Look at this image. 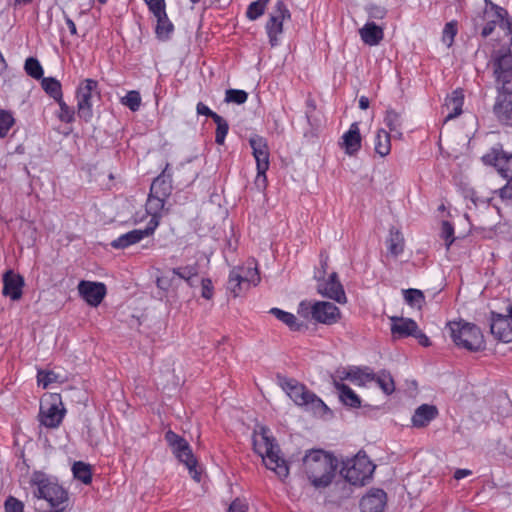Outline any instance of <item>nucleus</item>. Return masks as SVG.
Masks as SVG:
<instances>
[{
  "label": "nucleus",
  "instance_id": "obj_54",
  "mask_svg": "<svg viewBox=\"0 0 512 512\" xmlns=\"http://www.w3.org/2000/svg\"><path fill=\"white\" fill-rule=\"evenodd\" d=\"M23 503L14 497H9L5 502V512H23Z\"/></svg>",
  "mask_w": 512,
  "mask_h": 512
},
{
  "label": "nucleus",
  "instance_id": "obj_50",
  "mask_svg": "<svg viewBox=\"0 0 512 512\" xmlns=\"http://www.w3.org/2000/svg\"><path fill=\"white\" fill-rule=\"evenodd\" d=\"M265 8L266 5L256 0L248 6L246 16L248 19L254 21L264 14Z\"/></svg>",
  "mask_w": 512,
  "mask_h": 512
},
{
  "label": "nucleus",
  "instance_id": "obj_45",
  "mask_svg": "<svg viewBox=\"0 0 512 512\" xmlns=\"http://www.w3.org/2000/svg\"><path fill=\"white\" fill-rule=\"evenodd\" d=\"M24 68L26 73L34 79H41L43 77V68L36 58H27Z\"/></svg>",
  "mask_w": 512,
  "mask_h": 512
},
{
  "label": "nucleus",
  "instance_id": "obj_40",
  "mask_svg": "<svg viewBox=\"0 0 512 512\" xmlns=\"http://www.w3.org/2000/svg\"><path fill=\"white\" fill-rule=\"evenodd\" d=\"M173 29L174 26L168 19L167 14H165V16L157 18V25L155 31L159 39L167 40L170 37V34L172 33Z\"/></svg>",
  "mask_w": 512,
  "mask_h": 512
},
{
  "label": "nucleus",
  "instance_id": "obj_35",
  "mask_svg": "<svg viewBox=\"0 0 512 512\" xmlns=\"http://www.w3.org/2000/svg\"><path fill=\"white\" fill-rule=\"evenodd\" d=\"M173 273L179 277V283L182 284L184 280L190 287L194 286V277L198 275V268L196 265H187L172 269Z\"/></svg>",
  "mask_w": 512,
  "mask_h": 512
},
{
  "label": "nucleus",
  "instance_id": "obj_31",
  "mask_svg": "<svg viewBox=\"0 0 512 512\" xmlns=\"http://www.w3.org/2000/svg\"><path fill=\"white\" fill-rule=\"evenodd\" d=\"M165 202L166 198L158 197L152 193L149 194L146 202V211L151 216V219L148 224H152L153 221L159 224V218L164 211Z\"/></svg>",
  "mask_w": 512,
  "mask_h": 512
},
{
  "label": "nucleus",
  "instance_id": "obj_18",
  "mask_svg": "<svg viewBox=\"0 0 512 512\" xmlns=\"http://www.w3.org/2000/svg\"><path fill=\"white\" fill-rule=\"evenodd\" d=\"M78 291L83 299L91 306H98L106 295V287L100 282L81 281Z\"/></svg>",
  "mask_w": 512,
  "mask_h": 512
},
{
  "label": "nucleus",
  "instance_id": "obj_51",
  "mask_svg": "<svg viewBox=\"0 0 512 512\" xmlns=\"http://www.w3.org/2000/svg\"><path fill=\"white\" fill-rule=\"evenodd\" d=\"M147 3L149 10L154 14L156 18H160L161 16H165V1L164 0H145Z\"/></svg>",
  "mask_w": 512,
  "mask_h": 512
},
{
  "label": "nucleus",
  "instance_id": "obj_11",
  "mask_svg": "<svg viewBox=\"0 0 512 512\" xmlns=\"http://www.w3.org/2000/svg\"><path fill=\"white\" fill-rule=\"evenodd\" d=\"M322 271L315 274V278L319 281L318 291L321 295L335 300L338 303L346 302V295L343 286L338 280L337 273L333 272L329 275L328 279H322L326 273L327 260H321Z\"/></svg>",
  "mask_w": 512,
  "mask_h": 512
},
{
  "label": "nucleus",
  "instance_id": "obj_47",
  "mask_svg": "<svg viewBox=\"0 0 512 512\" xmlns=\"http://www.w3.org/2000/svg\"><path fill=\"white\" fill-rule=\"evenodd\" d=\"M248 94L244 90L228 89L225 93L227 103L243 104L247 101Z\"/></svg>",
  "mask_w": 512,
  "mask_h": 512
},
{
  "label": "nucleus",
  "instance_id": "obj_44",
  "mask_svg": "<svg viewBox=\"0 0 512 512\" xmlns=\"http://www.w3.org/2000/svg\"><path fill=\"white\" fill-rule=\"evenodd\" d=\"M213 121L217 125L215 133V142L219 145H222L228 133L229 125L227 121L220 115H215V119Z\"/></svg>",
  "mask_w": 512,
  "mask_h": 512
},
{
  "label": "nucleus",
  "instance_id": "obj_5",
  "mask_svg": "<svg viewBox=\"0 0 512 512\" xmlns=\"http://www.w3.org/2000/svg\"><path fill=\"white\" fill-rule=\"evenodd\" d=\"M482 160L485 164L494 166L507 179L506 185L498 190V195L503 202L512 203V154L507 155L502 150L492 149Z\"/></svg>",
  "mask_w": 512,
  "mask_h": 512
},
{
  "label": "nucleus",
  "instance_id": "obj_36",
  "mask_svg": "<svg viewBox=\"0 0 512 512\" xmlns=\"http://www.w3.org/2000/svg\"><path fill=\"white\" fill-rule=\"evenodd\" d=\"M41 85L44 91L54 100L58 101L62 98L61 83L55 78H42Z\"/></svg>",
  "mask_w": 512,
  "mask_h": 512
},
{
  "label": "nucleus",
  "instance_id": "obj_10",
  "mask_svg": "<svg viewBox=\"0 0 512 512\" xmlns=\"http://www.w3.org/2000/svg\"><path fill=\"white\" fill-rule=\"evenodd\" d=\"M98 82L93 79L83 80L77 88V115L85 122L93 117V99L99 96Z\"/></svg>",
  "mask_w": 512,
  "mask_h": 512
},
{
  "label": "nucleus",
  "instance_id": "obj_24",
  "mask_svg": "<svg viewBox=\"0 0 512 512\" xmlns=\"http://www.w3.org/2000/svg\"><path fill=\"white\" fill-rule=\"evenodd\" d=\"M463 102L464 95L461 90H455L447 96L443 106V113L446 112L445 122L456 118L462 113Z\"/></svg>",
  "mask_w": 512,
  "mask_h": 512
},
{
  "label": "nucleus",
  "instance_id": "obj_41",
  "mask_svg": "<svg viewBox=\"0 0 512 512\" xmlns=\"http://www.w3.org/2000/svg\"><path fill=\"white\" fill-rule=\"evenodd\" d=\"M374 380L377 382L382 391L389 395L392 394L395 390V385L392 376L386 372L382 371L378 375H375Z\"/></svg>",
  "mask_w": 512,
  "mask_h": 512
},
{
  "label": "nucleus",
  "instance_id": "obj_39",
  "mask_svg": "<svg viewBox=\"0 0 512 512\" xmlns=\"http://www.w3.org/2000/svg\"><path fill=\"white\" fill-rule=\"evenodd\" d=\"M72 472L74 477L81 480L84 484H89L92 480L90 465L84 462H75L72 467Z\"/></svg>",
  "mask_w": 512,
  "mask_h": 512
},
{
  "label": "nucleus",
  "instance_id": "obj_64",
  "mask_svg": "<svg viewBox=\"0 0 512 512\" xmlns=\"http://www.w3.org/2000/svg\"><path fill=\"white\" fill-rule=\"evenodd\" d=\"M337 373H338L339 382L343 381V380H350V368L338 370Z\"/></svg>",
  "mask_w": 512,
  "mask_h": 512
},
{
  "label": "nucleus",
  "instance_id": "obj_55",
  "mask_svg": "<svg viewBox=\"0 0 512 512\" xmlns=\"http://www.w3.org/2000/svg\"><path fill=\"white\" fill-rule=\"evenodd\" d=\"M248 504L245 500L236 498L229 506L228 512H247Z\"/></svg>",
  "mask_w": 512,
  "mask_h": 512
},
{
  "label": "nucleus",
  "instance_id": "obj_8",
  "mask_svg": "<svg viewBox=\"0 0 512 512\" xmlns=\"http://www.w3.org/2000/svg\"><path fill=\"white\" fill-rule=\"evenodd\" d=\"M165 440L172 449L176 458L185 464L192 478L196 481H200V473L196 469L197 461L192 453L189 443L172 430H168L165 433Z\"/></svg>",
  "mask_w": 512,
  "mask_h": 512
},
{
  "label": "nucleus",
  "instance_id": "obj_46",
  "mask_svg": "<svg viewBox=\"0 0 512 512\" xmlns=\"http://www.w3.org/2000/svg\"><path fill=\"white\" fill-rule=\"evenodd\" d=\"M14 123L15 119L11 112L0 110V138H4L8 134Z\"/></svg>",
  "mask_w": 512,
  "mask_h": 512
},
{
  "label": "nucleus",
  "instance_id": "obj_19",
  "mask_svg": "<svg viewBox=\"0 0 512 512\" xmlns=\"http://www.w3.org/2000/svg\"><path fill=\"white\" fill-rule=\"evenodd\" d=\"M24 279L21 275L14 273L12 270L7 271L3 275V295L16 301L22 297V289Z\"/></svg>",
  "mask_w": 512,
  "mask_h": 512
},
{
  "label": "nucleus",
  "instance_id": "obj_9",
  "mask_svg": "<svg viewBox=\"0 0 512 512\" xmlns=\"http://www.w3.org/2000/svg\"><path fill=\"white\" fill-rule=\"evenodd\" d=\"M249 144L257 167L255 186L262 191L267 187L266 171L270 165L267 141L259 135H254L249 139Z\"/></svg>",
  "mask_w": 512,
  "mask_h": 512
},
{
  "label": "nucleus",
  "instance_id": "obj_57",
  "mask_svg": "<svg viewBox=\"0 0 512 512\" xmlns=\"http://www.w3.org/2000/svg\"><path fill=\"white\" fill-rule=\"evenodd\" d=\"M202 297L205 299H211L213 296V285L210 279H202Z\"/></svg>",
  "mask_w": 512,
  "mask_h": 512
},
{
  "label": "nucleus",
  "instance_id": "obj_48",
  "mask_svg": "<svg viewBox=\"0 0 512 512\" xmlns=\"http://www.w3.org/2000/svg\"><path fill=\"white\" fill-rule=\"evenodd\" d=\"M59 104L60 111L58 113V118L60 121L65 123H71L75 119V111L73 108L68 106L63 99L57 101Z\"/></svg>",
  "mask_w": 512,
  "mask_h": 512
},
{
  "label": "nucleus",
  "instance_id": "obj_20",
  "mask_svg": "<svg viewBox=\"0 0 512 512\" xmlns=\"http://www.w3.org/2000/svg\"><path fill=\"white\" fill-rule=\"evenodd\" d=\"M494 112L499 121L512 127V90L504 91L494 105Z\"/></svg>",
  "mask_w": 512,
  "mask_h": 512
},
{
  "label": "nucleus",
  "instance_id": "obj_23",
  "mask_svg": "<svg viewBox=\"0 0 512 512\" xmlns=\"http://www.w3.org/2000/svg\"><path fill=\"white\" fill-rule=\"evenodd\" d=\"M171 192L172 180L171 173L169 172V164H167L163 172L152 182L150 193L167 199Z\"/></svg>",
  "mask_w": 512,
  "mask_h": 512
},
{
  "label": "nucleus",
  "instance_id": "obj_60",
  "mask_svg": "<svg viewBox=\"0 0 512 512\" xmlns=\"http://www.w3.org/2000/svg\"><path fill=\"white\" fill-rule=\"evenodd\" d=\"M312 305L310 302L302 301L299 304L298 313H300L303 317L307 318L309 315L312 316Z\"/></svg>",
  "mask_w": 512,
  "mask_h": 512
},
{
  "label": "nucleus",
  "instance_id": "obj_27",
  "mask_svg": "<svg viewBox=\"0 0 512 512\" xmlns=\"http://www.w3.org/2000/svg\"><path fill=\"white\" fill-rule=\"evenodd\" d=\"M359 34L361 40L369 46L378 45L384 37L383 28L376 25L374 22H367L359 30Z\"/></svg>",
  "mask_w": 512,
  "mask_h": 512
},
{
  "label": "nucleus",
  "instance_id": "obj_59",
  "mask_svg": "<svg viewBox=\"0 0 512 512\" xmlns=\"http://www.w3.org/2000/svg\"><path fill=\"white\" fill-rule=\"evenodd\" d=\"M197 113L200 115H205L207 117H211L213 120L215 119V115H218L217 113L213 112L208 106L203 104L202 102H199L196 107Z\"/></svg>",
  "mask_w": 512,
  "mask_h": 512
},
{
  "label": "nucleus",
  "instance_id": "obj_2",
  "mask_svg": "<svg viewBox=\"0 0 512 512\" xmlns=\"http://www.w3.org/2000/svg\"><path fill=\"white\" fill-rule=\"evenodd\" d=\"M303 469L315 488L327 487L334 477L335 459L323 450H311L303 458Z\"/></svg>",
  "mask_w": 512,
  "mask_h": 512
},
{
  "label": "nucleus",
  "instance_id": "obj_61",
  "mask_svg": "<svg viewBox=\"0 0 512 512\" xmlns=\"http://www.w3.org/2000/svg\"><path fill=\"white\" fill-rule=\"evenodd\" d=\"M413 337H415L419 344H421L424 347L430 346V340L429 338L417 327L416 332L412 334Z\"/></svg>",
  "mask_w": 512,
  "mask_h": 512
},
{
  "label": "nucleus",
  "instance_id": "obj_17",
  "mask_svg": "<svg viewBox=\"0 0 512 512\" xmlns=\"http://www.w3.org/2000/svg\"><path fill=\"white\" fill-rule=\"evenodd\" d=\"M158 223L153 221L152 224H148L145 229H135L125 234L120 235L117 239L111 242V246L115 249H124L130 245L138 243L144 237H147L155 231Z\"/></svg>",
  "mask_w": 512,
  "mask_h": 512
},
{
  "label": "nucleus",
  "instance_id": "obj_62",
  "mask_svg": "<svg viewBox=\"0 0 512 512\" xmlns=\"http://www.w3.org/2000/svg\"><path fill=\"white\" fill-rule=\"evenodd\" d=\"M472 474V471L469 470V469H457L455 472H454V478L456 480H461L465 477H468Z\"/></svg>",
  "mask_w": 512,
  "mask_h": 512
},
{
  "label": "nucleus",
  "instance_id": "obj_56",
  "mask_svg": "<svg viewBox=\"0 0 512 512\" xmlns=\"http://www.w3.org/2000/svg\"><path fill=\"white\" fill-rule=\"evenodd\" d=\"M386 13H387L386 9L383 7H380V6L373 5L368 8L369 18H372V19H377V20L383 19L386 16Z\"/></svg>",
  "mask_w": 512,
  "mask_h": 512
},
{
  "label": "nucleus",
  "instance_id": "obj_14",
  "mask_svg": "<svg viewBox=\"0 0 512 512\" xmlns=\"http://www.w3.org/2000/svg\"><path fill=\"white\" fill-rule=\"evenodd\" d=\"M290 17V11L285 3L281 0L277 1L265 25L271 46L278 45V36L283 32V22Z\"/></svg>",
  "mask_w": 512,
  "mask_h": 512
},
{
  "label": "nucleus",
  "instance_id": "obj_33",
  "mask_svg": "<svg viewBox=\"0 0 512 512\" xmlns=\"http://www.w3.org/2000/svg\"><path fill=\"white\" fill-rule=\"evenodd\" d=\"M390 134L384 129H379L375 137V152L384 157L390 153Z\"/></svg>",
  "mask_w": 512,
  "mask_h": 512
},
{
  "label": "nucleus",
  "instance_id": "obj_25",
  "mask_svg": "<svg viewBox=\"0 0 512 512\" xmlns=\"http://www.w3.org/2000/svg\"><path fill=\"white\" fill-rule=\"evenodd\" d=\"M341 146L348 155H354L360 149L361 136L357 123H353L349 130L343 134Z\"/></svg>",
  "mask_w": 512,
  "mask_h": 512
},
{
  "label": "nucleus",
  "instance_id": "obj_29",
  "mask_svg": "<svg viewBox=\"0 0 512 512\" xmlns=\"http://www.w3.org/2000/svg\"><path fill=\"white\" fill-rule=\"evenodd\" d=\"M437 413L435 406L423 404L416 409L412 416V424L415 427H424L437 416Z\"/></svg>",
  "mask_w": 512,
  "mask_h": 512
},
{
  "label": "nucleus",
  "instance_id": "obj_6",
  "mask_svg": "<svg viewBox=\"0 0 512 512\" xmlns=\"http://www.w3.org/2000/svg\"><path fill=\"white\" fill-rule=\"evenodd\" d=\"M260 282L258 268L254 260L248 261L243 266L234 267L229 274L227 288L234 297H238L243 291L256 286Z\"/></svg>",
  "mask_w": 512,
  "mask_h": 512
},
{
  "label": "nucleus",
  "instance_id": "obj_22",
  "mask_svg": "<svg viewBox=\"0 0 512 512\" xmlns=\"http://www.w3.org/2000/svg\"><path fill=\"white\" fill-rule=\"evenodd\" d=\"M386 504V493L375 489L366 494L360 502L362 512H382Z\"/></svg>",
  "mask_w": 512,
  "mask_h": 512
},
{
  "label": "nucleus",
  "instance_id": "obj_32",
  "mask_svg": "<svg viewBox=\"0 0 512 512\" xmlns=\"http://www.w3.org/2000/svg\"><path fill=\"white\" fill-rule=\"evenodd\" d=\"M387 249L389 253L395 257H397L403 252L404 238L398 230H390V235L389 238L387 239Z\"/></svg>",
  "mask_w": 512,
  "mask_h": 512
},
{
  "label": "nucleus",
  "instance_id": "obj_26",
  "mask_svg": "<svg viewBox=\"0 0 512 512\" xmlns=\"http://www.w3.org/2000/svg\"><path fill=\"white\" fill-rule=\"evenodd\" d=\"M391 321V332L395 338L412 336L418 326L417 323L410 318L392 317Z\"/></svg>",
  "mask_w": 512,
  "mask_h": 512
},
{
  "label": "nucleus",
  "instance_id": "obj_37",
  "mask_svg": "<svg viewBox=\"0 0 512 512\" xmlns=\"http://www.w3.org/2000/svg\"><path fill=\"white\" fill-rule=\"evenodd\" d=\"M384 122L386 126L390 129L391 132L397 133L399 136L402 135L401 127H402V117L401 114L394 109H387L386 116L384 118Z\"/></svg>",
  "mask_w": 512,
  "mask_h": 512
},
{
  "label": "nucleus",
  "instance_id": "obj_49",
  "mask_svg": "<svg viewBox=\"0 0 512 512\" xmlns=\"http://www.w3.org/2000/svg\"><path fill=\"white\" fill-rule=\"evenodd\" d=\"M122 103L131 111L135 112L140 108L141 96L137 91H129L126 96L122 98Z\"/></svg>",
  "mask_w": 512,
  "mask_h": 512
},
{
  "label": "nucleus",
  "instance_id": "obj_16",
  "mask_svg": "<svg viewBox=\"0 0 512 512\" xmlns=\"http://www.w3.org/2000/svg\"><path fill=\"white\" fill-rule=\"evenodd\" d=\"M312 318L319 323L331 325L339 320L340 310L331 302L318 301L312 305Z\"/></svg>",
  "mask_w": 512,
  "mask_h": 512
},
{
  "label": "nucleus",
  "instance_id": "obj_15",
  "mask_svg": "<svg viewBox=\"0 0 512 512\" xmlns=\"http://www.w3.org/2000/svg\"><path fill=\"white\" fill-rule=\"evenodd\" d=\"M491 333L499 340L509 343L512 341V306L508 308L507 315L493 316Z\"/></svg>",
  "mask_w": 512,
  "mask_h": 512
},
{
  "label": "nucleus",
  "instance_id": "obj_42",
  "mask_svg": "<svg viewBox=\"0 0 512 512\" xmlns=\"http://www.w3.org/2000/svg\"><path fill=\"white\" fill-rule=\"evenodd\" d=\"M37 380L39 385H42L43 388H47L54 382H63L64 379L54 371L40 370L37 374Z\"/></svg>",
  "mask_w": 512,
  "mask_h": 512
},
{
  "label": "nucleus",
  "instance_id": "obj_63",
  "mask_svg": "<svg viewBox=\"0 0 512 512\" xmlns=\"http://www.w3.org/2000/svg\"><path fill=\"white\" fill-rule=\"evenodd\" d=\"M65 22H66V24L68 26V29H69L70 33L72 35H76L77 34V28H76V25H75L74 21L71 18H69L67 15H65Z\"/></svg>",
  "mask_w": 512,
  "mask_h": 512
},
{
  "label": "nucleus",
  "instance_id": "obj_52",
  "mask_svg": "<svg viewBox=\"0 0 512 512\" xmlns=\"http://www.w3.org/2000/svg\"><path fill=\"white\" fill-rule=\"evenodd\" d=\"M441 236L446 241L447 248H449L454 241V228L448 221L442 222Z\"/></svg>",
  "mask_w": 512,
  "mask_h": 512
},
{
  "label": "nucleus",
  "instance_id": "obj_58",
  "mask_svg": "<svg viewBox=\"0 0 512 512\" xmlns=\"http://www.w3.org/2000/svg\"><path fill=\"white\" fill-rule=\"evenodd\" d=\"M499 27L507 32L508 35L511 36L512 42V18L509 17L508 12L506 11V16L499 23Z\"/></svg>",
  "mask_w": 512,
  "mask_h": 512
},
{
  "label": "nucleus",
  "instance_id": "obj_13",
  "mask_svg": "<svg viewBox=\"0 0 512 512\" xmlns=\"http://www.w3.org/2000/svg\"><path fill=\"white\" fill-rule=\"evenodd\" d=\"M493 75L496 83L504 89L512 81V52L509 49H500L492 56Z\"/></svg>",
  "mask_w": 512,
  "mask_h": 512
},
{
  "label": "nucleus",
  "instance_id": "obj_53",
  "mask_svg": "<svg viewBox=\"0 0 512 512\" xmlns=\"http://www.w3.org/2000/svg\"><path fill=\"white\" fill-rule=\"evenodd\" d=\"M456 33L457 29L454 23L450 22L445 25L443 30V41L447 44V46L452 45Z\"/></svg>",
  "mask_w": 512,
  "mask_h": 512
},
{
  "label": "nucleus",
  "instance_id": "obj_28",
  "mask_svg": "<svg viewBox=\"0 0 512 512\" xmlns=\"http://www.w3.org/2000/svg\"><path fill=\"white\" fill-rule=\"evenodd\" d=\"M156 286L166 292L171 293L174 296L177 295V291L180 288L181 284L179 283V277H177L172 269L163 272L160 276L156 278Z\"/></svg>",
  "mask_w": 512,
  "mask_h": 512
},
{
  "label": "nucleus",
  "instance_id": "obj_1",
  "mask_svg": "<svg viewBox=\"0 0 512 512\" xmlns=\"http://www.w3.org/2000/svg\"><path fill=\"white\" fill-rule=\"evenodd\" d=\"M253 446L255 452L262 458L266 468L274 471L281 479L289 475L286 461L279 456V447L267 427L259 426L254 431Z\"/></svg>",
  "mask_w": 512,
  "mask_h": 512
},
{
  "label": "nucleus",
  "instance_id": "obj_34",
  "mask_svg": "<svg viewBox=\"0 0 512 512\" xmlns=\"http://www.w3.org/2000/svg\"><path fill=\"white\" fill-rule=\"evenodd\" d=\"M375 375L370 371L369 368H350V381L356 385L363 386L367 382L373 381Z\"/></svg>",
  "mask_w": 512,
  "mask_h": 512
},
{
  "label": "nucleus",
  "instance_id": "obj_12",
  "mask_svg": "<svg viewBox=\"0 0 512 512\" xmlns=\"http://www.w3.org/2000/svg\"><path fill=\"white\" fill-rule=\"evenodd\" d=\"M65 412L60 395L52 394L40 406V422L47 428H57L61 424Z\"/></svg>",
  "mask_w": 512,
  "mask_h": 512
},
{
  "label": "nucleus",
  "instance_id": "obj_4",
  "mask_svg": "<svg viewBox=\"0 0 512 512\" xmlns=\"http://www.w3.org/2000/svg\"><path fill=\"white\" fill-rule=\"evenodd\" d=\"M450 337L461 348L477 352L485 348V341L480 329L471 323L453 321L448 323Z\"/></svg>",
  "mask_w": 512,
  "mask_h": 512
},
{
  "label": "nucleus",
  "instance_id": "obj_43",
  "mask_svg": "<svg viewBox=\"0 0 512 512\" xmlns=\"http://www.w3.org/2000/svg\"><path fill=\"white\" fill-rule=\"evenodd\" d=\"M404 299L412 307L421 308L424 303V294L418 289L404 290Z\"/></svg>",
  "mask_w": 512,
  "mask_h": 512
},
{
  "label": "nucleus",
  "instance_id": "obj_38",
  "mask_svg": "<svg viewBox=\"0 0 512 512\" xmlns=\"http://www.w3.org/2000/svg\"><path fill=\"white\" fill-rule=\"evenodd\" d=\"M272 315H274L278 320L286 324L291 330H299L301 325L297 322L295 315L292 313L283 311L279 308H272L269 311Z\"/></svg>",
  "mask_w": 512,
  "mask_h": 512
},
{
  "label": "nucleus",
  "instance_id": "obj_21",
  "mask_svg": "<svg viewBox=\"0 0 512 512\" xmlns=\"http://www.w3.org/2000/svg\"><path fill=\"white\" fill-rule=\"evenodd\" d=\"M506 16V9L494 4L490 3V7L485 8L484 10V20L486 21L481 35L483 37H488L493 33L495 27L499 25L500 21L503 17Z\"/></svg>",
  "mask_w": 512,
  "mask_h": 512
},
{
  "label": "nucleus",
  "instance_id": "obj_3",
  "mask_svg": "<svg viewBox=\"0 0 512 512\" xmlns=\"http://www.w3.org/2000/svg\"><path fill=\"white\" fill-rule=\"evenodd\" d=\"M278 384L296 405L319 414L328 410L326 404L319 397L297 380L278 376Z\"/></svg>",
  "mask_w": 512,
  "mask_h": 512
},
{
  "label": "nucleus",
  "instance_id": "obj_30",
  "mask_svg": "<svg viewBox=\"0 0 512 512\" xmlns=\"http://www.w3.org/2000/svg\"><path fill=\"white\" fill-rule=\"evenodd\" d=\"M334 386L338 390L339 399L345 405L351 408H359L361 400L359 396L347 385L334 380Z\"/></svg>",
  "mask_w": 512,
  "mask_h": 512
},
{
  "label": "nucleus",
  "instance_id": "obj_7",
  "mask_svg": "<svg viewBox=\"0 0 512 512\" xmlns=\"http://www.w3.org/2000/svg\"><path fill=\"white\" fill-rule=\"evenodd\" d=\"M375 470V465L366 455L358 454L351 460H348L341 470L343 477L352 485H364Z\"/></svg>",
  "mask_w": 512,
  "mask_h": 512
}]
</instances>
